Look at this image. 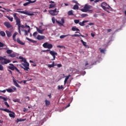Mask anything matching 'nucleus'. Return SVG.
<instances>
[{"label":"nucleus","mask_w":126,"mask_h":126,"mask_svg":"<svg viewBox=\"0 0 126 126\" xmlns=\"http://www.w3.org/2000/svg\"><path fill=\"white\" fill-rule=\"evenodd\" d=\"M42 47L45 48V49H49L46 50V52H49V54L52 56L53 59L52 61H55L56 60V56H58V53L54 51H51L50 49L53 48V44H49L48 42H45L42 45Z\"/></svg>","instance_id":"1"},{"label":"nucleus","mask_w":126,"mask_h":126,"mask_svg":"<svg viewBox=\"0 0 126 126\" xmlns=\"http://www.w3.org/2000/svg\"><path fill=\"white\" fill-rule=\"evenodd\" d=\"M19 59L20 60H21V62H23L24 63L21 64V67L22 68H23L24 70L26 71L27 73H28V71H29V69H30V68H29V63L27 62L26 59H24L21 56H20L19 57Z\"/></svg>","instance_id":"2"},{"label":"nucleus","mask_w":126,"mask_h":126,"mask_svg":"<svg viewBox=\"0 0 126 126\" xmlns=\"http://www.w3.org/2000/svg\"><path fill=\"white\" fill-rule=\"evenodd\" d=\"M13 17L15 19V20L16 21V25L18 26V32L20 34V35H21V31H20V29L21 28H25V26H24V25H22L21 24V22H20V19H19V18H18V17H17V13H15L13 14Z\"/></svg>","instance_id":"3"},{"label":"nucleus","mask_w":126,"mask_h":126,"mask_svg":"<svg viewBox=\"0 0 126 126\" xmlns=\"http://www.w3.org/2000/svg\"><path fill=\"white\" fill-rule=\"evenodd\" d=\"M0 61H1L0 63L3 65L7 64V63H9L11 62L10 60H7L6 58H4L1 56H0Z\"/></svg>","instance_id":"4"},{"label":"nucleus","mask_w":126,"mask_h":126,"mask_svg":"<svg viewBox=\"0 0 126 126\" xmlns=\"http://www.w3.org/2000/svg\"><path fill=\"white\" fill-rule=\"evenodd\" d=\"M92 8V6L86 4L83 9H81V10L83 12H87L89 11V9Z\"/></svg>","instance_id":"5"},{"label":"nucleus","mask_w":126,"mask_h":126,"mask_svg":"<svg viewBox=\"0 0 126 126\" xmlns=\"http://www.w3.org/2000/svg\"><path fill=\"white\" fill-rule=\"evenodd\" d=\"M21 10V9H17V11H16V12H19V13H22L23 14H26V15H33L32 13H29L28 12H24V11H19Z\"/></svg>","instance_id":"6"},{"label":"nucleus","mask_w":126,"mask_h":126,"mask_svg":"<svg viewBox=\"0 0 126 126\" xmlns=\"http://www.w3.org/2000/svg\"><path fill=\"white\" fill-rule=\"evenodd\" d=\"M49 13L52 16H56L58 14L57 13V8H55L54 10H51L49 11Z\"/></svg>","instance_id":"7"},{"label":"nucleus","mask_w":126,"mask_h":126,"mask_svg":"<svg viewBox=\"0 0 126 126\" xmlns=\"http://www.w3.org/2000/svg\"><path fill=\"white\" fill-rule=\"evenodd\" d=\"M28 1L25 3L23 4L24 6H27V5H28V4H30V3H34V2H36L37 0H34L33 1H32L31 0H27Z\"/></svg>","instance_id":"8"},{"label":"nucleus","mask_w":126,"mask_h":126,"mask_svg":"<svg viewBox=\"0 0 126 126\" xmlns=\"http://www.w3.org/2000/svg\"><path fill=\"white\" fill-rule=\"evenodd\" d=\"M4 25L7 28H11L12 27V26L10 24V23L9 22H5L4 23Z\"/></svg>","instance_id":"9"},{"label":"nucleus","mask_w":126,"mask_h":126,"mask_svg":"<svg viewBox=\"0 0 126 126\" xmlns=\"http://www.w3.org/2000/svg\"><path fill=\"white\" fill-rule=\"evenodd\" d=\"M9 65L10 66H8V68L9 69H11V70H14L15 69V67H16V66H15V65L12 64V63H10Z\"/></svg>","instance_id":"10"},{"label":"nucleus","mask_w":126,"mask_h":126,"mask_svg":"<svg viewBox=\"0 0 126 126\" xmlns=\"http://www.w3.org/2000/svg\"><path fill=\"white\" fill-rule=\"evenodd\" d=\"M36 39H37V40H44V39H45V36L38 34Z\"/></svg>","instance_id":"11"},{"label":"nucleus","mask_w":126,"mask_h":126,"mask_svg":"<svg viewBox=\"0 0 126 126\" xmlns=\"http://www.w3.org/2000/svg\"><path fill=\"white\" fill-rule=\"evenodd\" d=\"M81 43H82L83 46H84L85 48H88V49H89V46L87 45V42H84V41H83V40L82 39L81 40Z\"/></svg>","instance_id":"12"},{"label":"nucleus","mask_w":126,"mask_h":126,"mask_svg":"<svg viewBox=\"0 0 126 126\" xmlns=\"http://www.w3.org/2000/svg\"><path fill=\"white\" fill-rule=\"evenodd\" d=\"M17 43H18L20 45H22V46H24V45H25V43L21 41V40H20V39H19V38H17Z\"/></svg>","instance_id":"13"},{"label":"nucleus","mask_w":126,"mask_h":126,"mask_svg":"<svg viewBox=\"0 0 126 126\" xmlns=\"http://www.w3.org/2000/svg\"><path fill=\"white\" fill-rule=\"evenodd\" d=\"M71 37H83V38H84V37H85V36L83 35H79V34H70V35Z\"/></svg>","instance_id":"14"},{"label":"nucleus","mask_w":126,"mask_h":126,"mask_svg":"<svg viewBox=\"0 0 126 126\" xmlns=\"http://www.w3.org/2000/svg\"><path fill=\"white\" fill-rule=\"evenodd\" d=\"M107 5H108V4H107L106 2H102L101 4V6L103 9H105Z\"/></svg>","instance_id":"15"},{"label":"nucleus","mask_w":126,"mask_h":126,"mask_svg":"<svg viewBox=\"0 0 126 126\" xmlns=\"http://www.w3.org/2000/svg\"><path fill=\"white\" fill-rule=\"evenodd\" d=\"M6 34L8 38L11 37L12 34L11 33V32H9L8 31H6Z\"/></svg>","instance_id":"16"},{"label":"nucleus","mask_w":126,"mask_h":126,"mask_svg":"<svg viewBox=\"0 0 126 126\" xmlns=\"http://www.w3.org/2000/svg\"><path fill=\"white\" fill-rule=\"evenodd\" d=\"M13 82L15 86L18 88H20V86L17 83V82L15 80V79H13Z\"/></svg>","instance_id":"17"},{"label":"nucleus","mask_w":126,"mask_h":126,"mask_svg":"<svg viewBox=\"0 0 126 126\" xmlns=\"http://www.w3.org/2000/svg\"><path fill=\"white\" fill-rule=\"evenodd\" d=\"M10 113L9 114V117L10 118H15V113L12 111H11V112H9Z\"/></svg>","instance_id":"18"},{"label":"nucleus","mask_w":126,"mask_h":126,"mask_svg":"<svg viewBox=\"0 0 126 126\" xmlns=\"http://www.w3.org/2000/svg\"><path fill=\"white\" fill-rule=\"evenodd\" d=\"M89 21H83L82 22H80L79 23V25L80 26H84L85 25V23H86V22H89Z\"/></svg>","instance_id":"19"},{"label":"nucleus","mask_w":126,"mask_h":126,"mask_svg":"<svg viewBox=\"0 0 126 126\" xmlns=\"http://www.w3.org/2000/svg\"><path fill=\"white\" fill-rule=\"evenodd\" d=\"M0 111H4V112H6V113H11V111L5 108V109H3V108H0Z\"/></svg>","instance_id":"20"},{"label":"nucleus","mask_w":126,"mask_h":126,"mask_svg":"<svg viewBox=\"0 0 126 126\" xmlns=\"http://www.w3.org/2000/svg\"><path fill=\"white\" fill-rule=\"evenodd\" d=\"M45 105L47 107H48V106H49V105H51V101H50L49 100L46 99L45 100Z\"/></svg>","instance_id":"21"},{"label":"nucleus","mask_w":126,"mask_h":126,"mask_svg":"<svg viewBox=\"0 0 126 126\" xmlns=\"http://www.w3.org/2000/svg\"><path fill=\"white\" fill-rule=\"evenodd\" d=\"M26 39L28 40V41H30V42H32V43H37L36 41L32 40L28 37H26Z\"/></svg>","instance_id":"22"},{"label":"nucleus","mask_w":126,"mask_h":126,"mask_svg":"<svg viewBox=\"0 0 126 126\" xmlns=\"http://www.w3.org/2000/svg\"><path fill=\"white\" fill-rule=\"evenodd\" d=\"M68 36H70V34H66V35H62L60 36V39H63V38H65V37H67Z\"/></svg>","instance_id":"23"},{"label":"nucleus","mask_w":126,"mask_h":126,"mask_svg":"<svg viewBox=\"0 0 126 126\" xmlns=\"http://www.w3.org/2000/svg\"><path fill=\"white\" fill-rule=\"evenodd\" d=\"M48 67H50V68H51L52 67H54L55 66V62H53V63L51 64H49L48 65Z\"/></svg>","instance_id":"24"},{"label":"nucleus","mask_w":126,"mask_h":126,"mask_svg":"<svg viewBox=\"0 0 126 126\" xmlns=\"http://www.w3.org/2000/svg\"><path fill=\"white\" fill-rule=\"evenodd\" d=\"M71 30L72 31H80V30H79V29L77 28H75V27H72L71 28Z\"/></svg>","instance_id":"25"},{"label":"nucleus","mask_w":126,"mask_h":126,"mask_svg":"<svg viewBox=\"0 0 126 126\" xmlns=\"http://www.w3.org/2000/svg\"><path fill=\"white\" fill-rule=\"evenodd\" d=\"M67 14L69 16L70 15H74L73 12H72V10L69 11L67 13Z\"/></svg>","instance_id":"26"},{"label":"nucleus","mask_w":126,"mask_h":126,"mask_svg":"<svg viewBox=\"0 0 126 126\" xmlns=\"http://www.w3.org/2000/svg\"><path fill=\"white\" fill-rule=\"evenodd\" d=\"M6 91L8 92V93H11V92H14V91H13L12 89H7Z\"/></svg>","instance_id":"27"},{"label":"nucleus","mask_w":126,"mask_h":126,"mask_svg":"<svg viewBox=\"0 0 126 126\" xmlns=\"http://www.w3.org/2000/svg\"><path fill=\"white\" fill-rule=\"evenodd\" d=\"M0 35L2 37H4V36H5V32H4L3 31H0Z\"/></svg>","instance_id":"28"},{"label":"nucleus","mask_w":126,"mask_h":126,"mask_svg":"<svg viewBox=\"0 0 126 126\" xmlns=\"http://www.w3.org/2000/svg\"><path fill=\"white\" fill-rule=\"evenodd\" d=\"M54 7H56V4H50L49 5V8H53Z\"/></svg>","instance_id":"29"},{"label":"nucleus","mask_w":126,"mask_h":126,"mask_svg":"<svg viewBox=\"0 0 126 126\" xmlns=\"http://www.w3.org/2000/svg\"><path fill=\"white\" fill-rule=\"evenodd\" d=\"M25 121H26V119H17V123H18L19 122H24Z\"/></svg>","instance_id":"30"},{"label":"nucleus","mask_w":126,"mask_h":126,"mask_svg":"<svg viewBox=\"0 0 126 126\" xmlns=\"http://www.w3.org/2000/svg\"><path fill=\"white\" fill-rule=\"evenodd\" d=\"M6 18H7L8 19H9V20L10 21H11V22H12L13 21V17H9V16H6Z\"/></svg>","instance_id":"31"},{"label":"nucleus","mask_w":126,"mask_h":126,"mask_svg":"<svg viewBox=\"0 0 126 126\" xmlns=\"http://www.w3.org/2000/svg\"><path fill=\"white\" fill-rule=\"evenodd\" d=\"M9 57H11V58H15L16 57V54L14 53L11 54L9 55Z\"/></svg>","instance_id":"32"},{"label":"nucleus","mask_w":126,"mask_h":126,"mask_svg":"<svg viewBox=\"0 0 126 126\" xmlns=\"http://www.w3.org/2000/svg\"><path fill=\"white\" fill-rule=\"evenodd\" d=\"M78 8H79V7H78V5L77 4H75L74 5L73 7V9H78Z\"/></svg>","instance_id":"33"},{"label":"nucleus","mask_w":126,"mask_h":126,"mask_svg":"<svg viewBox=\"0 0 126 126\" xmlns=\"http://www.w3.org/2000/svg\"><path fill=\"white\" fill-rule=\"evenodd\" d=\"M81 16L82 18H84V17H87V16H88V14H82L81 15Z\"/></svg>","instance_id":"34"},{"label":"nucleus","mask_w":126,"mask_h":126,"mask_svg":"<svg viewBox=\"0 0 126 126\" xmlns=\"http://www.w3.org/2000/svg\"><path fill=\"white\" fill-rule=\"evenodd\" d=\"M36 30H37V32H38V33H39V34H43L42 30H40V29H39V28H37Z\"/></svg>","instance_id":"35"},{"label":"nucleus","mask_w":126,"mask_h":126,"mask_svg":"<svg viewBox=\"0 0 126 126\" xmlns=\"http://www.w3.org/2000/svg\"><path fill=\"white\" fill-rule=\"evenodd\" d=\"M99 50H100V53H101L102 54H105V51H106L105 49H102L101 48H99Z\"/></svg>","instance_id":"36"},{"label":"nucleus","mask_w":126,"mask_h":126,"mask_svg":"<svg viewBox=\"0 0 126 126\" xmlns=\"http://www.w3.org/2000/svg\"><path fill=\"white\" fill-rule=\"evenodd\" d=\"M6 53H7V54H8L9 55V54H11V53H12V50H7V51H6Z\"/></svg>","instance_id":"37"},{"label":"nucleus","mask_w":126,"mask_h":126,"mask_svg":"<svg viewBox=\"0 0 126 126\" xmlns=\"http://www.w3.org/2000/svg\"><path fill=\"white\" fill-rule=\"evenodd\" d=\"M0 70H1V71H3L4 70L3 66H2L1 64H0Z\"/></svg>","instance_id":"38"},{"label":"nucleus","mask_w":126,"mask_h":126,"mask_svg":"<svg viewBox=\"0 0 126 126\" xmlns=\"http://www.w3.org/2000/svg\"><path fill=\"white\" fill-rule=\"evenodd\" d=\"M13 102H14L15 103H16V102H18V103H20V102L19 99H17H17H13Z\"/></svg>","instance_id":"39"},{"label":"nucleus","mask_w":126,"mask_h":126,"mask_svg":"<svg viewBox=\"0 0 126 126\" xmlns=\"http://www.w3.org/2000/svg\"><path fill=\"white\" fill-rule=\"evenodd\" d=\"M74 22L76 24H78V23H79V20H74Z\"/></svg>","instance_id":"40"},{"label":"nucleus","mask_w":126,"mask_h":126,"mask_svg":"<svg viewBox=\"0 0 126 126\" xmlns=\"http://www.w3.org/2000/svg\"><path fill=\"white\" fill-rule=\"evenodd\" d=\"M61 89H63V85L62 86H58V90H61Z\"/></svg>","instance_id":"41"},{"label":"nucleus","mask_w":126,"mask_h":126,"mask_svg":"<svg viewBox=\"0 0 126 126\" xmlns=\"http://www.w3.org/2000/svg\"><path fill=\"white\" fill-rule=\"evenodd\" d=\"M4 104L5 105V106L7 107V108H9L10 106H9V104H8V103H7V102L5 101Z\"/></svg>","instance_id":"42"},{"label":"nucleus","mask_w":126,"mask_h":126,"mask_svg":"<svg viewBox=\"0 0 126 126\" xmlns=\"http://www.w3.org/2000/svg\"><path fill=\"white\" fill-rule=\"evenodd\" d=\"M37 34H38V32H34L33 33V37H36V36H37Z\"/></svg>","instance_id":"43"},{"label":"nucleus","mask_w":126,"mask_h":126,"mask_svg":"<svg viewBox=\"0 0 126 126\" xmlns=\"http://www.w3.org/2000/svg\"><path fill=\"white\" fill-rule=\"evenodd\" d=\"M1 99H2L3 100H4V101H7V98L3 96H1Z\"/></svg>","instance_id":"44"},{"label":"nucleus","mask_w":126,"mask_h":126,"mask_svg":"<svg viewBox=\"0 0 126 126\" xmlns=\"http://www.w3.org/2000/svg\"><path fill=\"white\" fill-rule=\"evenodd\" d=\"M57 48H64V46L63 45H58L57 46Z\"/></svg>","instance_id":"45"},{"label":"nucleus","mask_w":126,"mask_h":126,"mask_svg":"<svg viewBox=\"0 0 126 126\" xmlns=\"http://www.w3.org/2000/svg\"><path fill=\"white\" fill-rule=\"evenodd\" d=\"M0 92L1 93H5V92H6V90H3V91L0 90Z\"/></svg>","instance_id":"46"},{"label":"nucleus","mask_w":126,"mask_h":126,"mask_svg":"<svg viewBox=\"0 0 126 126\" xmlns=\"http://www.w3.org/2000/svg\"><path fill=\"white\" fill-rule=\"evenodd\" d=\"M16 35H17V32H15L13 35V38H15V37H16Z\"/></svg>","instance_id":"47"},{"label":"nucleus","mask_w":126,"mask_h":126,"mask_svg":"<svg viewBox=\"0 0 126 126\" xmlns=\"http://www.w3.org/2000/svg\"><path fill=\"white\" fill-rule=\"evenodd\" d=\"M3 46H4V44L0 42V48H1V47H3Z\"/></svg>","instance_id":"48"},{"label":"nucleus","mask_w":126,"mask_h":126,"mask_svg":"<svg viewBox=\"0 0 126 126\" xmlns=\"http://www.w3.org/2000/svg\"><path fill=\"white\" fill-rule=\"evenodd\" d=\"M52 21L53 23H55V17H52Z\"/></svg>","instance_id":"49"},{"label":"nucleus","mask_w":126,"mask_h":126,"mask_svg":"<svg viewBox=\"0 0 126 126\" xmlns=\"http://www.w3.org/2000/svg\"><path fill=\"white\" fill-rule=\"evenodd\" d=\"M24 32H25V35L26 36H27V35H28V32L27 31V30H25Z\"/></svg>","instance_id":"50"},{"label":"nucleus","mask_w":126,"mask_h":126,"mask_svg":"<svg viewBox=\"0 0 126 126\" xmlns=\"http://www.w3.org/2000/svg\"><path fill=\"white\" fill-rule=\"evenodd\" d=\"M15 70H16V71H17V72H19V73H20V71H19V69H18V68H17V67H15Z\"/></svg>","instance_id":"51"},{"label":"nucleus","mask_w":126,"mask_h":126,"mask_svg":"<svg viewBox=\"0 0 126 126\" xmlns=\"http://www.w3.org/2000/svg\"><path fill=\"white\" fill-rule=\"evenodd\" d=\"M88 64H89V63H88V61H86L85 66H87V65H88Z\"/></svg>","instance_id":"52"},{"label":"nucleus","mask_w":126,"mask_h":126,"mask_svg":"<svg viewBox=\"0 0 126 126\" xmlns=\"http://www.w3.org/2000/svg\"><path fill=\"white\" fill-rule=\"evenodd\" d=\"M61 21H62V24H63H63L64 23V19H62Z\"/></svg>","instance_id":"53"},{"label":"nucleus","mask_w":126,"mask_h":126,"mask_svg":"<svg viewBox=\"0 0 126 126\" xmlns=\"http://www.w3.org/2000/svg\"><path fill=\"white\" fill-rule=\"evenodd\" d=\"M57 66H58V67H62V66H63V65H62V64H58Z\"/></svg>","instance_id":"54"},{"label":"nucleus","mask_w":126,"mask_h":126,"mask_svg":"<svg viewBox=\"0 0 126 126\" xmlns=\"http://www.w3.org/2000/svg\"><path fill=\"white\" fill-rule=\"evenodd\" d=\"M57 23H58V24H61V25H63V24L62 23L60 22V21L56 20Z\"/></svg>","instance_id":"55"},{"label":"nucleus","mask_w":126,"mask_h":126,"mask_svg":"<svg viewBox=\"0 0 126 126\" xmlns=\"http://www.w3.org/2000/svg\"><path fill=\"white\" fill-rule=\"evenodd\" d=\"M66 82H67V80L66 79H65V80L64 81V85H65V84H66Z\"/></svg>","instance_id":"56"},{"label":"nucleus","mask_w":126,"mask_h":126,"mask_svg":"<svg viewBox=\"0 0 126 126\" xmlns=\"http://www.w3.org/2000/svg\"><path fill=\"white\" fill-rule=\"evenodd\" d=\"M108 5V7H106V8H107V9H110V8H112L110 5Z\"/></svg>","instance_id":"57"},{"label":"nucleus","mask_w":126,"mask_h":126,"mask_svg":"<svg viewBox=\"0 0 126 126\" xmlns=\"http://www.w3.org/2000/svg\"><path fill=\"white\" fill-rule=\"evenodd\" d=\"M12 89H13V90L14 91H16L17 89L16 88H15V87H12Z\"/></svg>","instance_id":"58"},{"label":"nucleus","mask_w":126,"mask_h":126,"mask_svg":"<svg viewBox=\"0 0 126 126\" xmlns=\"http://www.w3.org/2000/svg\"><path fill=\"white\" fill-rule=\"evenodd\" d=\"M70 76V75H69L68 76H66L65 78V79H67V80H68V79L69 78Z\"/></svg>","instance_id":"59"},{"label":"nucleus","mask_w":126,"mask_h":126,"mask_svg":"<svg viewBox=\"0 0 126 126\" xmlns=\"http://www.w3.org/2000/svg\"><path fill=\"white\" fill-rule=\"evenodd\" d=\"M91 35L92 37H95V34H94L93 33H91Z\"/></svg>","instance_id":"60"},{"label":"nucleus","mask_w":126,"mask_h":126,"mask_svg":"<svg viewBox=\"0 0 126 126\" xmlns=\"http://www.w3.org/2000/svg\"><path fill=\"white\" fill-rule=\"evenodd\" d=\"M8 71H9V72H10V73L11 74V75H12V71L9 69H8Z\"/></svg>","instance_id":"61"},{"label":"nucleus","mask_w":126,"mask_h":126,"mask_svg":"<svg viewBox=\"0 0 126 126\" xmlns=\"http://www.w3.org/2000/svg\"><path fill=\"white\" fill-rule=\"evenodd\" d=\"M111 31H112V30H111V29H108V30H107V32H108V33H110V32H111Z\"/></svg>","instance_id":"62"},{"label":"nucleus","mask_w":126,"mask_h":126,"mask_svg":"<svg viewBox=\"0 0 126 126\" xmlns=\"http://www.w3.org/2000/svg\"><path fill=\"white\" fill-rule=\"evenodd\" d=\"M89 25H90L91 26L92 25H94V23H89Z\"/></svg>","instance_id":"63"},{"label":"nucleus","mask_w":126,"mask_h":126,"mask_svg":"<svg viewBox=\"0 0 126 126\" xmlns=\"http://www.w3.org/2000/svg\"><path fill=\"white\" fill-rule=\"evenodd\" d=\"M100 0H94V2H99V1H100Z\"/></svg>","instance_id":"64"}]
</instances>
